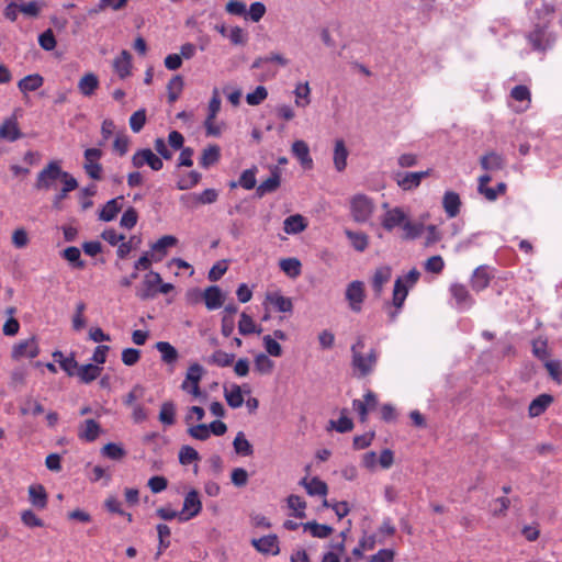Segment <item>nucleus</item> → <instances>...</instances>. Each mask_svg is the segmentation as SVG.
Returning a JSON list of instances; mask_svg holds the SVG:
<instances>
[{"mask_svg": "<svg viewBox=\"0 0 562 562\" xmlns=\"http://www.w3.org/2000/svg\"><path fill=\"white\" fill-rule=\"evenodd\" d=\"M407 217L402 207L389 209L381 218V225L385 231L392 232L395 227H403Z\"/></svg>", "mask_w": 562, "mask_h": 562, "instance_id": "12", "label": "nucleus"}, {"mask_svg": "<svg viewBox=\"0 0 562 562\" xmlns=\"http://www.w3.org/2000/svg\"><path fill=\"white\" fill-rule=\"evenodd\" d=\"M234 450L237 454L248 457L254 453V448L251 443L247 440L245 434L243 431L237 432L234 441H233Z\"/></svg>", "mask_w": 562, "mask_h": 562, "instance_id": "48", "label": "nucleus"}, {"mask_svg": "<svg viewBox=\"0 0 562 562\" xmlns=\"http://www.w3.org/2000/svg\"><path fill=\"white\" fill-rule=\"evenodd\" d=\"M305 531H310L312 537L325 539L328 538L334 529L329 525L318 524L317 521H307L302 525Z\"/></svg>", "mask_w": 562, "mask_h": 562, "instance_id": "39", "label": "nucleus"}, {"mask_svg": "<svg viewBox=\"0 0 562 562\" xmlns=\"http://www.w3.org/2000/svg\"><path fill=\"white\" fill-rule=\"evenodd\" d=\"M408 294V289L404 284L402 278H397L394 283L393 290V300L392 304L395 306L396 311L390 313V318L393 321L397 315V311L403 306Z\"/></svg>", "mask_w": 562, "mask_h": 562, "instance_id": "21", "label": "nucleus"}, {"mask_svg": "<svg viewBox=\"0 0 562 562\" xmlns=\"http://www.w3.org/2000/svg\"><path fill=\"white\" fill-rule=\"evenodd\" d=\"M378 351L374 348L366 350L363 337H358L351 346V366L357 378H364L374 371L378 362Z\"/></svg>", "mask_w": 562, "mask_h": 562, "instance_id": "1", "label": "nucleus"}, {"mask_svg": "<svg viewBox=\"0 0 562 562\" xmlns=\"http://www.w3.org/2000/svg\"><path fill=\"white\" fill-rule=\"evenodd\" d=\"M177 241L175 236L165 235L154 243L151 245V254H159V256L155 258V261H160L165 257L167 248L175 246Z\"/></svg>", "mask_w": 562, "mask_h": 562, "instance_id": "37", "label": "nucleus"}, {"mask_svg": "<svg viewBox=\"0 0 562 562\" xmlns=\"http://www.w3.org/2000/svg\"><path fill=\"white\" fill-rule=\"evenodd\" d=\"M29 501L33 507L45 509L47 507L48 496L42 484H32L29 486Z\"/></svg>", "mask_w": 562, "mask_h": 562, "instance_id": "19", "label": "nucleus"}, {"mask_svg": "<svg viewBox=\"0 0 562 562\" xmlns=\"http://www.w3.org/2000/svg\"><path fill=\"white\" fill-rule=\"evenodd\" d=\"M102 454L111 460H120L125 456V450L117 443L109 442L102 448Z\"/></svg>", "mask_w": 562, "mask_h": 562, "instance_id": "61", "label": "nucleus"}, {"mask_svg": "<svg viewBox=\"0 0 562 562\" xmlns=\"http://www.w3.org/2000/svg\"><path fill=\"white\" fill-rule=\"evenodd\" d=\"M292 154L304 168L312 169L313 159L310 155L308 145L304 140H295L292 144Z\"/></svg>", "mask_w": 562, "mask_h": 562, "instance_id": "24", "label": "nucleus"}, {"mask_svg": "<svg viewBox=\"0 0 562 562\" xmlns=\"http://www.w3.org/2000/svg\"><path fill=\"white\" fill-rule=\"evenodd\" d=\"M268 97V91L263 86H258L255 91L246 95V101L249 105H259Z\"/></svg>", "mask_w": 562, "mask_h": 562, "instance_id": "63", "label": "nucleus"}, {"mask_svg": "<svg viewBox=\"0 0 562 562\" xmlns=\"http://www.w3.org/2000/svg\"><path fill=\"white\" fill-rule=\"evenodd\" d=\"M350 211L356 222L364 223L371 217L374 211L373 201L364 194H357L350 201Z\"/></svg>", "mask_w": 562, "mask_h": 562, "instance_id": "4", "label": "nucleus"}, {"mask_svg": "<svg viewBox=\"0 0 562 562\" xmlns=\"http://www.w3.org/2000/svg\"><path fill=\"white\" fill-rule=\"evenodd\" d=\"M200 460L199 452L191 446H182L179 451V462L182 465H189Z\"/></svg>", "mask_w": 562, "mask_h": 562, "instance_id": "55", "label": "nucleus"}, {"mask_svg": "<svg viewBox=\"0 0 562 562\" xmlns=\"http://www.w3.org/2000/svg\"><path fill=\"white\" fill-rule=\"evenodd\" d=\"M63 257L71 263L75 268L83 269L85 268V261L81 260V254L79 248L75 246L67 247L63 251Z\"/></svg>", "mask_w": 562, "mask_h": 562, "instance_id": "54", "label": "nucleus"}, {"mask_svg": "<svg viewBox=\"0 0 562 562\" xmlns=\"http://www.w3.org/2000/svg\"><path fill=\"white\" fill-rule=\"evenodd\" d=\"M526 38L533 50L546 52L551 48L557 40L550 26L542 23H535L532 30L526 35Z\"/></svg>", "mask_w": 562, "mask_h": 562, "instance_id": "2", "label": "nucleus"}, {"mask_svg": "<svg viewBox=\"0 0 562 562\" xmlns=\"http://www.w3.org/2000/svg\"><path fill=\"white\" fill-rule=\"evenodd\" d=\"M167 89H168V101L170 103H173L175 101L178 100V98L183 89L182 77L181 76L172 77L167 85Z\"/></svg>", "mask_w": 562, "mask_h": 562, "instance_id": "52", "label": "nucleus"}, {"mask_svg": "<svg viewBox=\"0 0 562 562\" xmlns=\"http://www.w3.org/2000/svg\"><path fill=\"white\" fill-rule=\"evenodd\" d=\"M510 507V499L506 496L497 497L492 503L491 513L494 517H504Z\"/></svg>", "mask_w": 562, "mask_h": 562, "instance_id": "56", "label": "nucleus"}, {"mask_svg": "<svg viewBox=\"0 0 562 562\" xmlns=\"http://www.w3.org/2000/svg\"><path fill=\"white\" fill-rule=\"evenodd\" d=\"M442 206L449 218L458 216L461 206L459 194L454 191H447L442 198Z\"/></svg>", "mask_w": 562, "mask_h": 562, "instance_id": "23", "label": "nucleus"}, {"mask_svg": "<svg viewBox=\"0 0 562 562\" xmlns=\"http://www.w3.org/2000/svg\"><path fill=\"white\" fill-rule=\"evenodd\" d=\"M549 375L558 383H562V364L560 361L550 360L544 364Z\"/></svg>", "mask_w": 562, "mask_h": 562, "instance_id": "64", "label": "nucleus"}, {"mask_svg": "<svg viewBox=\"0 0 562 562\" xmlns=\"http://www.w3.org/2000/svg\"><path fill=\"white\" fill-rule=\"evenodd\" d=\"M44 83V78L38 74L27 75L24 78H22L18 87L21 90V92H32L40 89Z\"/></svg>", "mask_w": 562, "mask_h": 562, "instance_id": "41", "label": "nucleus"}, {"mask_svg": "<svg viewBox=\"0 0 562 562\" xmlns=\"http://www.w3.org/2000/svg\"><path fill=\"white\" fill-rule=\"evenodd\" d=\"M202 176L200 172L192 170L186 175L179 177L177 181V189L184 191L194 188L201 180Z\"/></svg>", "mask_w": 562, "mask_h": 562, "instance_id": "49", "label": "nucleus"}, {"mask_svg": "<svg viewBox=\"0 0 562 562\" xmlns=\"http://www.w3.org/2000/svg\"><path fill=\"white\" fill-rule=\"evenodd\" d=\"M161 284V277L158 272L149 271L143 281V288L138 296L143 300L153 299L158 294V286Z\"/></svg>", "mask_w": 562, "mask_h": 562, "instance_id": "16", "label": "nucleus"}, {"mask_svg": "<svg viewBox=\"0 0 562 562\" xmlns=\"http://www.w3.org/2000/svg\"><path fill=\"white\" fill-rule=\"evenodd\" d=\"M252 546L262 553H279V542L274 535L263 536L259 539H252Z\"/></svg>", "mask_w": 562, "mask_h": 562, "instance_id": "25", "label": "nucleus"}, {"mask_svg": "<svg viewBox=\"0 0 562 562\" xmlns=\"http://www.w3.org/2000/svg\"><path fill=\"white\" fill-rule=\"evenodd\" d=\"M391 279V269L389 267H381L375 270L372 278V289L376 296H380L384 284Z\"/></svg>", "mask_w": 562, "mask_h": 562, "instance_id": "36", "label": "nucleus"}, {"mask_svg": "<svg viewBox=\"0 0 562 562\" xmlns=\"http://www.w3.org/2000/svg\"><path fill=\"white\" fill-rule=\"evenodd\" d=\"M281 182V177L279 171L276 169L271 172V176L262 181L256 190V194L258 198H262L267 193L274 192L279 187Z\"/></svg>", "mask_w": 562, "mask_h": 562, "instance_id": "32", "label": "nucleus"}, {"mask_svg": "<svg viewBox=\"0 0 562 562\" xmlns=\"http://www.w3.org/2000/svg\"><path fill=\"white\" fill-rule=\"evenodd\" d=\"M131 139L125 133H117L113 142V150L119 156H124L130 148Z\"/></svg>", "mask_w": 562, "mask_h": 562, "instance_id": "59", "label": "nucleus"}, {"mask_svg": "<svg viewBox=\"0 0 562 562\" xmlns=\"http://www.w3.org/2000/svg\"><path fill=\"white\" fill-rule=\"evenodd\" d=\"M305 218L300 215H290L283 222V229L286 234H299L306 228Z\"/></svg>", "mask_w": 562, "mask_h": 562, "instance_id": "40", "label": "nucleus"}, {"mask_svg": "<svg viewBox=\"0 0 562 562\" xmlns=\"http://www.w3.org/2000/svg\"><path fill=\"white\" fill-rule=\"evenodd\" d=\"M101 432V426L94 419H86L78 426V438L86 442H93Z\"/></svg>", "mask_w": 562, "mask_h": 562, "instance_id": "17", "label": "nucleus"}, {"mask_svg": "<svg viewBox=\"0 0 562 562\" xmlns=\"http://www.w3.org/2000/svg\"><path fill=\"white\" fill-rule=\"evenodd\" d=\"M102 372V368L97 364H83L79 366L76 375L79 378L81 383L89 384L97 380Z\"/></svg>", "mask_w": 562, "mask_h": 562, "instance_id": "28", "label": "nucleus"}, {"mask_svg": "<svg viewBox=\"0 0 562 562\" xmlns=\"http://www.w3.org/2000/svg\"><path fill=\"white\" fill-rule=\"evenodd\" d=\"M63 176L60 161H49L38 173L34 182V188L37 191H49L56 188V182Z\"/></svg>", "mask_w": 562, "mask_h": 562, "instance_id": "3", "label": "nucleus"}, {"mask_svg": "<svg viewBox=\"0 0 562 562\" xmlns=\"http://www.w3.org/2000/svg\"><path fill=\"white\" fill-rule=\"evenodd\" d=\"M158 418L166 426H172L176 423V406L171 401L161 404Z\"/></svg>", "mask_w": 562, "mask_h": 562, "instance_id": "47", "label": "nucleus"}, {"mask_svg": "<svg viewBox=\"0 0 562 562\" xmlns=\"http://www.w3.org/2000/svg\"><path fill=\"white\" fill-rule=\"evenodd\" d=\"M266 300L279 312L291 313L293 311L292 300L279 292L268 293Z\"/></svg>", "mask_w": 562, "mask_h": 562, "instance_id": "31", "label": "nucleus"}, {"mask_svg": "<svg viewBox=\"0 0 562 562\" xmlns=\"http://www.w3.org/2000/svg\"><path fill=\"white\" fill-rule=\"evenodd\" d=\"M202 510V503L198 491L191 490L187 493L182 510L179 513V520L187 521L198 516Z\"/></svg>", "mask_w": 562, "mask_h": 562, "instance_id": "9", "label": "nucleus"}, {"mask_svg": "<svg viewBox=\"0 0 562 562\" xmlns=\"http://www.w3.org/2000/svg\"><path fill=\"white\" fill-rule=\"evenodd\" d=\"M431 169L417 172H405L396 175V183L404 191H411L420 186L423 179L429 177Z\"/></svg>", "mask_w": 562, "mask_h": 562, "instance_id": "11", "label": "nucleus"}, {"mask_svg": "<svg viewBox=\"0 0 562 562\" xmlns=\"http://www.w3.org/2000/svg\"><path fill=\"white\" fill-rule=\"evenodd\" d=\"M224 396L229 407L238 408L244 403V397L241 394V389L237 384H233L231 389L224 390Z\"/></svg>", "mask_w": 562, "mask_h": 562, "instance_id": "46", "label": "nucleus"}, {"mask_svg": "<svg viewBox=\"0 0 562 562\" xmlns=\"http://www.w3.org/2000/svg\"><path fill=\"white\" fill-rule=\"evenodd\" d=\"M346 236L351 243L355 250L362 252L369 246V236L363 232L345 231Z\"/></svg>", "mask_w": 562, "mask_h": 562, "instance_id": "42", "label": "nucleus"}, {"mask_svg": "<svg viewBox=\"0 0 562 562\" xmlns=\"http://www.w3.org/2000/svg\"><path fill=\"white\" fill-rule=\"evenodd\" d=\"M553 402V397L549 394H541L531 401L528 407L530 417H538L546 412L549 405Z\"/></svg>", "mask_w": 562, "mask_h": 562, "instance_id": "30", "label": "nucleus"}, {"mask_svg": "<svg viewBox=\"0 0 562 562\" xmlns=\"http://www.w3.org/2000/svg\"><path fill=\"white\" fill-rule=\"evenodd\" d=\"M146 123V110L139 109L130 117V127L134 133H139Z\"/></svg>", "mask_w": 562, "mask_h": 562, "instance_id": "60", "label": "nucleus"}, {"mask_svg": "<svg viewBox=\"0 0 562 562\" xmlns=\"http://www.w3.org/2000/svg\"><path fill=\"white\" fill-rule=\"evenodd\" d=\"M492 279L493 274L491 273L490 267L482 265L473 271L470 285L473 291L481 292L490 285Z\"/></svg>", "mask_w": 562, "mask_h": 562, "instance_id": "15", "label": "nucleus"}, {"mask_svg": "<svg viewBox=\"0 0 562 562\" xmlns=\"http://www.w3.org/2000/svg\"><path fill=\"white\" fill-rule=\"evenodd\" d=\"M348 155L344 139H337L334 148V166L337 171L341 172L346 169Z\"/></svg>", "mask_w": 562, "mask_h": 562, "instance_id": "34", "label": "nucleus"}, {"mask_svg": "<svg viewBox=\"0 0 562 562\" xmlns=\"http://www.w3.org/2000/svg\"><path fill=\"white\" fill-rule=\"evenodd\" d=\"M402 228L404 232L403 238L408 240L418 238L425 231V226L423 223L412 222L408 220V217L406 218Z\"/></svg>", "mask_w": 562, "mask_h": 562, "instance_id": "50", "label": "nucleus"}, {"mask_svg": "<svg viewBox=\"0 0 562 562\" xmlns=\"http://www.w3.org/2000/svg\"><path fill=\"white\" fill-rule=\"evenodd\" d=\"M38 44L44 50H53L56 45V38L52 29H47L38 36Z\"/></svg>", "mask_w": 562, "mask_h": 562, "instance_id": "62", "label": "nucleus"}, {"mask_svg": "<svg viewBox=\"0 0 562 562\" xmlns=\"http://www.w3.org/2000/svg\"><path fill=\"white\" fill-rule=\"evenodd\" d=\"M99 85L98 77L93 72H87L80 78L78 89L82 95L91 97L99 88Z\"/></svg>", "mask_w": 562, "mask_h": 562, "instance_id": "27", "label": "nucleus"}, {"mask_svg": "<svg viewBox=\"0 0 562 562\" xmlns=\"http://www.w3.org/2000/svg\"><path fill=\"white\" fill-rule=\"evenodd\" d=\"M193 200V205L212 204L217 201L218 192L215 189H205L200 194L189 196Z\"/></svg>", "mask_w": 562, "mask_h": 562, "instance_id": "53", "label": "nucleus"}, {"mask_svg": "<svg viewBox=\"0 0 562 562\" xmlns=\"http://www.w3.org/2000/svg\"><path fill=\"white\" fill-rule=\"evenodd\" d=\"M132 165L136 169L147 165L154 171H159L164 167L162 159L149 148L136 150L132 156Z\"/></svg>", "mask_w": 562, "mask_h": 562, "instance_id": "8", "label": "nucleus"}, {"mask_svg": "<svg viewBox=\"0 0 562 562\" xmlns=\"http://www.w3.org/2000/svg\"><path fill=\"white\" fill-rule=\"evenodd\" d=\"M113 69L121 79L131 75L132 55L127 50H122L113 60Z\"/></svg>", "mask_w": 562, "mask_h": 562, "instance_id": "20", "label": "nucleus"}, {"mask_svg": "<svg viewBox=\"0 0 562 562\" xmlns=\"http://www.w3.org/2000/svg\"><path fill=\"white\" fill-rule=\"evenodd\" d=\"M364 297V284L362 281L356 280L348 284L346 289V300L353 312L358 313L361 311Z\"/></svg>", "mask_w": 562, "mask_h": 562, "instance_id": "10", "label": "nucleus"}, {"mask_svg": "<svg viewBox=\"0 0 562 562\" xmlns=\"http://www.w3.org/2000/svg\"><path fill=\"white\" fill-rule=\"evenodd\" d=\"M288 506L293 512L292 515L296 518L305 517L306 502L301 496L291 494L288 497Z\"/></svg>", "mask_w": 562, "mask_h": 562, "instance_id": "51", "label": "nucleus"}, {"mask_svg": "<svg viewBox=\"0 0 562 562\" xmlns=\"http://www.w3.org/2000/svg\"><path fill=\"white\" fill-rule=\"evenodd\" d=\"M21 137L18 123L13 119L5 120L0 126V138L14 142Z\"/></svg>", "mask_w": 562, "mask_h": 562, "instance_id": "38", "label": "nucleus"}, {"mask_svg": "<svg viewBox=\"0 0 562 562\" xmlns=\"http://www.w3.org/2000/svg\"><path fill=\"white\" fill-rule=\"evenodd\" d=\"M280 269L290 278H297L301 274V261L296 258H284L279 262Z\"/></svg>", "mask_w": 562, "mask_h": 562, "instance_id": "45", "label": "nucleus"}, {"mask_svg": "<svg viewBox=\"0 0 562 562\" xmlns=\"http://www.w3.org/2000/svg\"><path fill=\"white\" fill-rule=\"evenodd\" d=\"M449 291L459 310H469L474 305L475 301L464 284L453 283L450 285Z\"/></svg>", "mask_w": 562, "mask_h": 562, "instance_id": "14", "label": "nucleus"}, {"mask_svg": "<svg viewBox=\"0 0 562 562\" xmlns=\"http://www.w3.org/2000/svg\"><path fill=\"white\" fill-rule=\"evenodd\" d=\"M102 155L103 153L99 148H88L83 153V169L86 173L93 180L102 179L103 168L100 164Z\"/></svg>", "mask_w": 562, "mask_h": 562, "instance_id": "7", "label": "nucleus"}, {"mask_svg": "<svg viewBox=\"0 0 562 562\" xmlns=\"http://www.w3.org/2000/svg\"><path fill=\"white\" fill-rule=\"evenodd\" d=\"M202 297L209 311L217 310L224 303L222 290L217 285L207 286L202 293Z\"/></svg>", "mask_w": 562, "mask_h": 562, "instance_id": "18", "label": "nucleus"}, {"mask_svg": "<svg viewBox=\"0 0 562 562\" xmlns=\"http://www.w3.org/2000/svg\"><path fill=\"white\" fill-rule=\"evenodd\" d=\"M256 173L257 167H252L250 169H246L241 172L238 182H231L229 187L235 188L236 186H240L245 190H251L256 187Z\"/></svg>", "mask_w": 562, "mask_h": 562, "instance_id": "43", "label": "nucleus"}, {"mask_svg": "<svg viewBox=\"0 0 562 562\" xmlns=\"http://www.w3.org/2000/svg\"><path fill=\"white\" fill-rule=\"evenodd\" d=\"M204 373V369L199 363H192L188 368V371L186 373V379L181 383V389L190 394H192L194 397H199L202 395L200 390V382L202 380Z\"/></svg>", "mask_w": 562, "mask_h": 562, "instance_id": "6", "label": "nucleus"}, {"mask_svg": "<svg viewBox=\"0 0 562 562\" xmlns=\"http://www.w3.org/2000/svg\"><path fill=\"white\" fill-rule=\"evenodd\" d=\"M40 353V346L36 337L32 336L27 339H22L13 345L11 350V358L15 361L22 359H33Z\"/></svg>", "mask_w": 562, "mask_h": 562, "instance_id": "5", "label": "nucleus"}, {"mask_svg": "<svg viewBox=\"0 0 562 562\" xmlns=\"http://www.w3.org/2000/svg\"><path fill=\"white\" fill-rule=\"evenodd\" d=\"M481 167L486 171H497L505 167V160L502 155L490 151L481 157Z\"/></svg>", "mask_w": 562, "mask_h": 562, "instance_id": "29", "label": "nucleus"}, {"mask_svg": "<svg viewBox=\"0 0 562 562\" xmlns=\"http://www.w3.org/2000/svg\"><path fill=\"white\" fill-rule=\"evenodd\" d=\"M157 532H158V538H159V548H158L157 557H159L161 554V552L164 550H166L167 548H169V546H170L169 537H170L171 531L167 525L159 524V525H157Z\"/></svg>", "mask_w": 562, "mask_h": 562, "instance_id": "57", "label": "nucleus"}, {"mask_svg": "<svg viewBox=\"0 0 562 562\" xmlns=\"http://www.w3.org/2000/svg\"><path fill=\"white\" fill-rule=\"evenodd\" d=\"M273 361L266 353H259L255 357V369L259 373H270L273 369Z\"/></svg>", "mask_w": 562, "mask_h": 562, "instance_id": "58", "label": "nucleus"}, {"mask_svg": "<svg viewBox=\"0 0 562 562\" xmlns=\"http://www.w3.org/2000/svg\"><path fill=\"white\" fill-rule=\"evenodd\" d=\"M155 348L161 356V361L168 367L169 373H173L179 360L178 350L168 341H158Z\"/></svg>", "mask_w": 562, "mask_h": 562, "instance_id": "13", "label": "nucleus"}, {"mask_svg": "<svg viewBox=\"0 0 562 562\" xmlns=\"http://www.w3.org/2000/svg\"><path fill=\"white\" fill-rule=\"evenodd\" d=\"M295 104L306 108L311 103V88L307 81L299 82L294 89Z\"/></svg>", "mask_w": 562, "mask_h": 562, "instance_id": "44", "label": "nucleus"}, {"mask_svg": "<svg viewBox=\"0 0 562 562\" xmlns=\"http://www.w3.org/2000/svg\"><path fill=\"white\" fill-rule=\"evenodd\" d=\"M221 158V148L218 145H209L203 149L200 157V166L204 169L215 165Z\"/></svg>", "mask_w": 562, "mask_h": 562, "instance_id": "35", "label": "nucleus"}, {"mask_svg": "<svg viewBox=\"0 0 562 562\" xmlns=\"http://www.w3.org/2000/svg\"><path fill=\"white\" fill-rule=\"evenodd\" d=\"M123 199L124 198L121 195L108 201L99 214L100 220L104 222L113 221L122 210Z\"/></svg>", "mask_w": 562, "mask_h": 562, "instance_id": "26", "label": "nucleus"}, {"mask_svg": "<svg viewBox=\"0 0 562 562\" xmlns=\"http://www.w3.org/2000/svg\"><path fill=\"white\" fill-rule=\"evenodd\" d=\"M300 484L304 486L311 496H326L328 493L327 484L317 476L312 479L303 477Z\"/></svg>", "mask_w": 562, "mask_h": 562, "instance_id": "22", "label": "nucleus"}, {"mask_svg": "<svg viewBox=\"0 0 562 562\" xmlns=\"http://www.w3.org/2000/svg\"><path fill=\"white\" fill-rule=\"evenodd\" d=\"M555 5L551 2H542L539 8L535 10L536 23H542L551 26L554 19Z\"/></svg>", "mask_w": 562, "mask_h": 562, "instance_id": "33", "label": "nucleus"}]
</instances>
